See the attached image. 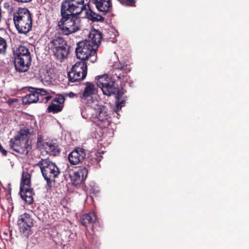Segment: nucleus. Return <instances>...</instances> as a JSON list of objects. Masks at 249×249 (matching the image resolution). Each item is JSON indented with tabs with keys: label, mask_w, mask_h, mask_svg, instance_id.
<instances>
[{
	"label": "nucleus",
	"mask_w": 249,
	"mask_h": 249,
	"mask_svg": "<svg viewBox=\"0 0 249 249\" xmlns=\"http://www.w3.org/2000/svg\"><path fill=\"white\" fill-rule=\"evenodd\" d=\"M86 156V150L83 148L76 147L68 156V159L72 165L81 162Z\"/></svg>",
	"instance_id": "nucleus-12"
},
{
	"label": "nucleus",
	"mask_w": 249,
	"mask_h": 249,
	"mask_svg": "<svg viewBox=\"0 0 249 249\" xmlns=\"http://www.w3.org/2000/svg\"><path fill=\"white\" fill-rule=\"evenodd\" d=\"M97 217L94 213H85L81 217V223L85 227L91 223H95Z\"/></svg>",
	"instance_id": "nucleus-25"
},
{
	"label": "nucleus",
	"mask_w": 249,
	"mask_h": 249,
	"mask_svg": "<svg viewBox=\"0 0 249 249\" xmlns=\"http://www.w3.org/2000/svg\"><path fill=\"white\" fill-rule=\"evenodd\" d=\"M113 72L119 80H123L128 76L130 69L126 64L118 62L114 64Z\"/></svg>",
	"instance_id": "nucleus-15"
},
{
	"label": "nucleus",
	"mask_w": 249,
	"mask_h": 249,
	"mask_svg": "<svg viewBox=\"0 0 249 249\" xmlns=\"http://www.w3.org/2000/svg\"><path fill=\"white\" fill-rule=\"evenodd\" d=\"M17 224L19 231L23 236L28 237L32 234L31 228L33 226V220L29 214L24 213L20 215Z\"/></svg>",
	"instance_id": "nucleus-7"
},
{
	"label": "nucleus",
	"mask_w": 249,
	"mask_h": 249,
	"mask_svg": "<svg viewBox=\"0 0 249 249\" xmlns=\"http://www.w3.org/2000/svg\"><path fill=\"white\" fill-rule=\"evenodd\" d=\"M89 38L92 45L97 50L102 39V34L98 30H92L89 34Z\"/></svg>",
	"instance_id": "nucleus-20"
},
{
	"label": "nucleus",
	"mask_w": 249,
	"mask_h": 249,
	"mask_svg": "<svg viewBox=\"0 0 249 249\" xmlns=\"http://www.w3.org/2000/svg\"><path fill=\"white\" fill-rule=\"evenodd\" d=\"M88 169L84 166L79 168L70 175V178L72 185L78 186L85 180L88 176Z\"/></svg>",
	"instance_id": "nucleus-9"
},
{
	"label": "nucleus",
	"mask_w": 249,
	"mask_h": 249,
	"mask_svg": "<svg viewBox=\"0 0 249 249\" xmlns=\"http://www.w3.org/2000/svg\"><path fill=\"white\" fill-rule=\"evenodd\" d=\"M82 72L71 70L68 72V77L71 82H81L83 81L85 78H82Z\"/></svg>",
	"instance_id": "nucleus-27"
},
{
	"label": "nucleus",
	"mask_w": 249,
	"mask_h": 249,
	"mask_svg": "<svg viewBox=\"0 0 249 249\" xmlns=\"http://www.w3.org/2000/svg\"><path fill=\"white\" fill-rule=\"evenodd\" d=\"M87 64L84 60L77 62L71 69L73 71L82 72V78H86L87 75Z\"/></svg>",
	"instance_id": "nucleus-22"
},
{
	"label": "nucleus",
	"mask_w": 249,
	"mask_h": 249,
	"mask_svg": "<svg viewBox=\"0 0 249 249\" xmlns=\"http://www.w3.org/2000/svg\"><path fill=\"white\" fill-rule=\"evenodd\" d=\"M70 46L66 43L62 46L58 47L54 49V51H51V52L55 58L62 62L68 57L70 53Z\"/></svg>",
	"instance_id": "nucleus-16"
},
{
	"label": "nucleus",
	"mask_w": 249,
	"mask_h": 249,
	"mask_svg": "<svg viewBox=\"0 0 249 249\" xmlns=\"http://www.w3.org/2000/svg\"><path fill=\"white\" fill-rule=\"evenodd\" d=\"M29 91L30 93L22 98V102L24 104L29 105L40 101L38 93L37 91L36 90V88L30 87L29 88Z\"/></svg>",
	"instance_id": "nucleus-19"
},
{
	"label": "nucleus",
	"mask_w": 249,
	"mask_h": 249,
	"mask_svg": "<svg viewBox=\"0 0 249 249\" xmlns=\"http://www.w3.org/2000/svg\"><path fill=\"white\" fill-rule=\"evenodd\" d=\"M18 100L17 99L10 98L7 101V103L9 104V105H11L13 103L16 102Z\"/></svg>",
	"instance_id": "nucleus-36"
},
{
	"label": "nucleus",
	"mask_w": 249,
	"mask_h": 249,
	"mask_svg": "<svg viewBox=\"0 0 249 249\" xmlns=\"http://www.w3.org/2000/svg\"><path fill=\"white\" fill-rule=\"evenodd\" d=\"M65 100L64 95L58 94L57 97L53 99L52 103L50 105L47 109V112H52L53 113H57L62 110L63 108V104Z\"/></svg>",
	"instance_id": "nucleus-14"
},
{
	"label": "nucleus",
	"mask_w": 249,
	"mask_h": 249,
	"mask_svg": "<svg viewBox=\"0 0 249 249\" xmlns=\"http://www.w3.org/2000/svg\"><path fill=\"white\" fill-rule=\"evenodd\" d=\"M84 85L85 87L83 92L80 94L79 97L82 102L91 101L92 96L97 92V88L94 84L90 82H86Z\"/></svg>",
	"instance_id": "nucleus-10"
},
{
	"label": "nucleus",
	"mask_w": 249,
	"mask_h": 249,
	"mask_svg": "<svg viewBox=\"0 0 249 249\" xmlns=\"http://www.w3.org/2000/svg\"><path fill=\"white\" fill-rule=\"evenodd\" d=\"M25 55L27 57L31 56L28 49L24 46L20 45L17 49L15 53V56L24 57Z\"/></svg>",
	"instance_id": "nucleus-29"
},
{
	"label": "nucleus",
	"mask_w": 249,
	"mask_h": 249,
	"mask_svg": "<svg viewBox=\"0 0 249 249\" xmlns=\"http://www.w3.org/2000/svg\"><path fill=\"white\" fill-rule=\"evenodd\" d=\"M36 90L37 91L38 93V97L40 99L43 98V96L46 95L50 94V93L47 90L43 89H36Z\"/></svg>",
	"instance_id": "nucleus-32"
},
{
	"label": "nucleus",
	"mask_w": 249,
	"mask_h": 249,
	"mask_svg": "<svg viewBox=\"0 0 249 249\" xmlns=\"http://www.w3.org/2000/svg\"><path fill=\"white\" fill-rule=\"evenodd\" d=\"M122 4L127 6H133L135 3V0H118Z\"/></svg>",
	"instance_id": "nucleus-33"
},
{
	"label": "nucleus",
	"mask_w": 249,
	"mask_h": 249,
	"mask_svg": "<svg viewBox=\"0 0 249 249\" xmlns=\"http://www.w3.org/2000/svg\"><path fill=\"white\" fill-rule=\"evenodd\" d=\"M46 96L43 97V98H42L41 99H40L39 102H44V103H47L52 98V97L50 95H46Z\"/></svg>",
	"instance_id": "nucleus-34"
},
{
	"label": "nucleus",
	"mask_w": 249,
	"mask_h": 249,
	"mask_svg": "<svg viewBox=\"0 0 249 249\" xmlns=\"http://www.w3.org/2000/svg\"><path fill=\"white\" fill-rule=\"evenodd\" d=\"M7 44L5 39L0 36V54H4L6 53L7 48Z\"/></svg>",
	"instance_id": "nucleus-31"
},
{
	"label": "nucleus",
	"mask_w": 249,
	"mask_h": 249,
	"mask_svg": "<svg viewBox=\"0 0 249 249\" xmlns=\"http://www.w3.org/2000/svg\"><path fill=\"white\" fill-rule=\"evenodd\" d=\"M19 194L21 198L25 200L28 204H31L33 203L34 198L33 189L31 187L20 188Z\"/></svg>",
	"instance_id": "nucleus-21"
},
{
	"label": "nucleus",
	"mask_w": 249,
	"mask_h": 249,
	"mask_svg": "<svg viewBox=\"0 0 249 249\" xmlns=\"http://www.w3.org/2000/svg\"><path fill=\"white\" fill-rule=\"evenodd\" d=\"M34 134V128L29 125L21 127L18 134L13 138L20 140L28 141V139Z\"/></svg>",
	"instance_id": "nucleus-18"
},
{
	"label": "nucleus",
	"mask_w": 249,
	"mask_h": 249,
	"mask_svg": "<svg viewBox=\"0 0 249 249\" xmlns=\"http://www.w3.org/2000/svg\"><path fill=\"white\" fill-rule=\"evenodd\" d=\"M103 158L100 153H91L89 157V162L93 165L98 164Z\"/></svg>",
	"instance_id": "nucleus-30"
},
{
	"label": "nucleus",
	"mask_w": 249,
	"mask_h": 249,
	"mask_svg": "<svg viewBox=\"0 0 249 249\" xmlns=\"http://www.w3.org/2000/svg\"><path fill=\"white\" fill-rule=\"evenodd\" d=\"M31 187V176L27 172H23L20 188Z\"/></svg>",
	"instance_id": "nucleus-28"
},
{
	"label": "nucleus",
	"mask_w": 249,
	"mask_h": 249,
	"mask_svg": "<svg viewBox=\"0 0 249 249\" xmlns=\"http://www.w3.org/2000/svg\"><path fill=\"white\" fill-rule=\"evenodd\" d=\"M89 9L86 12L85 16L89 20L92 22H103L105 18L99 14H97L92 11L88 5Z\"/></svg>",
	"instance_id": "nucleus-23"
},
{
	"label": "nucleus",
	"mask_w": 249,
	"mask_h": 249,
	"mask_svg": "<svg viewBox=\"0 0 249 249\" xmlns=\"http://www.w3.org/2000/svg\"><path fill=\"white\" fill-rule=\"evenodd\" d=\"M36 165L40 169L41 172L47 183V189H51L54 184L55 179L60 174L59 168L48 159H41Z\"/></svg>",
	"instance_id": "nucleus-2"
},
{
	"label": "nucleus",
	"mask_w": 249,
	"mask_h": 249,
	"mask_svg": "<svg viewBox=\"0 0 249 249\" xmlns=\"http://www.w3.org/2000/svg\"><path fill=\"white\" fill-rule=\"evenodd\" d=\"M85 0H63L61 4V18L58 26L63 34L69 35L80 30L79 16L86 9Z\"/></svg>",
	"instance_id": "nucleus-1"
},
{
	"label": "nucleus",
	"mask_w": 249,
	"mask_h": 249,
	"mask_svg": "<svg viewBox=\"0 0 249 249\" xmlns=\"http://www.w3.org/2000/svg\"><path fill=\"white\" fill-rule=\"evenodd\" d=\"M124 94V91L122 89L115 95L116 106L114 110L117 114H118V112L121 109L122 107L124 106L125 103V100L122 99Z\"/></svg>",
	"instance_id": "nucleus-26"
},
{
	"label": "nucleus",
	"mask_w": 249,
	"mask_h": 249,
	"mask_svg": "<svg viewBox=\"0 0 249 249\" xmlns=\"http://www.w3.org/2000/svg\"><path fill=\"white\" fill-rule=\"evenodd\" d=\"M10 148L17 153L25 156L28 155L32 149V145L28 141L20 140L17 138H12L9 142Z\"/></svg>",
	"instance_id": "nucleus-8"
},
{
	"label": "nucleus",
	"mask_w": 249,
	"mask_h": 249,
	"mask_svg": "<svg viewBox=\"0 0 249 249\" xmlns=\"http://www.w3.org/2000/svg\"><path fill=\"white\" fill-rule=\"evenodd\" d=\"M97 86L101 89L104 95L108 96L115 95L121 90L117 85H115V81L106 74L98 76Z\"/></svg>",
	"instance_id": "nucleus-6"
},
{
	"label": "nucleus",
	"mask_w": 249,
	"mask_h": 249,
	"mask_svg": "<svg viewBox=\"0 0 249 249\" xmlns=\"http://www.w3.org/2000/svg\"><path fill=\"white\" fill-rule=\"evenodd\" d=\"M31 56L24 57L15 56L14 65L17 71L23 72L27 71L31 63Z\"/></svg>",
	"instance_id": "nucleus-11"
},
{
	"label": "nucleus",
	"mask_w": 249,
	"mask_h": 249,
	"mask_svg": "<svg viewBox=\"0 0 249 249\" xmlns=\"http://www.w3.org/2000/svg\"><path fill=\"white\" fill-rule=\"evenodd\" d=\"M13 20L19 34H26L32 30V14L27 8H18V11L14 14Z\"/></svg>",
	"instance_id": "nucleus-3"
},
{
	"label": "nucleus",
	"mask_w": 249,
	"mask_h": 249,
	"mask_svg": "<svg viewBox=\"0 0 249 249\" xmlns=\"http://www.w3.org/2000/svg\"><path fill=\"white\" fill-rule=\"evenodd\" d=\"M67 42L61 36H57L53 38L48 43V47L51 51H54V49L58 47L65 45Z\"/></svg>",
	"instance_id": "nucleus-24"
},
{
	"label": "nucleus",
	"mask_w": 249,
	"mask_h": 249,
	"mask_svg": "<svg viewBox=\"0 0 249 249\" xmlns=\"http://www.w3.org/2000/svg\"><path fill=\"white\" fill-rule=\"evenodd\" d=\"M65 96H68L70 98H77L79 97L77 94L74 93L72 92L65 93Z\"/></svg>",
	"instance_id": "nucleus-35"
},
{
	"label": "nucleus",
	"mask_w": 249,
	"mask_h": 249,
	"mask_svg": "<svg viewBox=\"0 0 249 249\" xmlns=\"http://www.w3.org/2000/svg\"><path fill=\"white\" fill-rule=\"evenodd\" d=\"M15 1H17L18 2H21V3H27V2H30L31 1H32V0H14Z\"/></svg>",
	"instance_id": "nucleus-38"
},
{
	"label": "nucleus",
	"mask_w": 249,
	"mask_h": 249,
	"mask_svg": "<svg viewBox=\"0 0 249 249\" xmlns=\"http://www.w3.org/2000/svg\"><path fill=\"white\" fill-rule=\"evenodd\" d=\"M46 73L47 74H48V76H46L45 77V79L46 80V81H48V82H51L52 79H53V78L52 77H51L49 75V73H48V72L47 71L46 72Z\"/></svg>",
	"instance_id": "nucleus-37"
},
{
	"label": "nucleus",
	"mask_w": 249,
	"mask_h": 249,
	"mask_svg": "<svg viewBox=\"0 0 249 249\" xmlns=\"http://www.w3.org/2000/svg\"><path fill=\"white\" fill-rule=\"evenodd\" d=\"M37 144L38 145H42L43 149L50 156H55L59 155L60 153L61 150L59 145L53 141H49L42 143V142L40 140V139L38 138Z\"/></svg>",
	"instance_id": "nucleus-13"
},
{
	"label": "nucleus",
	"mask_w": 249,
	"mask_h": 249,
	"mask_svg": "<svg viewBox=\"0 0 249 249\" xmlns=\"http://www.w3.org/2000/svg\"><path fill=\"white\" fill-rule=\"evenodd\" d=\"M97 50L91 45L90 40H83L77 43L75 53L78 59L85 61L90 59L94 62L97 59Z\"/></svg>",
	"instance_id": "nucleus-5"
},
{
	"label": "nucleus",
	"mask_w": 249,
	"mask_h": 249,
	"mask_svg": "<svg viewBox=\"0 0 249 249\" xmlns=\"http://www.w3.org/2000/svg\"><path fill=\"white\" fill-rule=\"evenodd\" d=\"M84 118L92 119L94 123L101 127H106L109 125L110 117L104 107H97V108L88 107L81 111Z\"/></svg>",
	"instance_id": "nucleus-4"
},
{
	"label": "nucleus",
	"mask_w": 249,
	"mask_h": 249,
	"mask_svg": "<svg viewBox=\"0 0 249 249\" xmlns=\"http://www.w3.org/2000/svg\"><path fill=\"white\" fill-rule=\"evenodd\" d=\"M90 1L95 5L98 11L103 15L110 12L112 8L111 0H90Z\"/></svg>",
	"instance_id": "nucleus-17"
}]
</instances>
